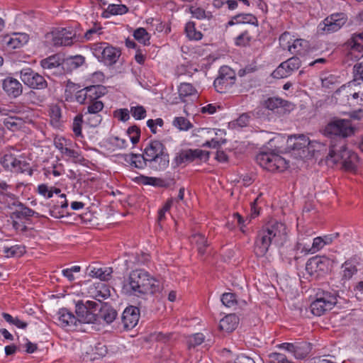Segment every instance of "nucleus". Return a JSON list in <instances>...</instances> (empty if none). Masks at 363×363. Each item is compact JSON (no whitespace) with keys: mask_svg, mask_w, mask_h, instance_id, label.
I'll return each mask as SVG.
<instances>
[{"mask_svg":"<svg viewBox=\"0 0 363 363\" xmlns=\"http://www.w3.org/2000/svg\"><path fill=\"white\" fill-rule=\"evenodd\" d=\"M160 289V281L144 269L132 271L123 285L125 294L135 296L153 294Z\"/></svg>","mask_w":363,"mask_h":363,"instance_id":"f257e3e1","label":"nucleus"},{"mask_svg":"<svg viewBox=\"0 0 363 363\" xmlns=\"http://www.w3.org/2000/svg\"><path fill=\"white\" fill-rule=\"evenodd\" d=\"M286 240V225L280 222L268 223L258 233L255 242V253L263 257L271 245H282Z\"/></svg>","mask_w":363,"mask_h":363,"instance_id":"f03ea898","label":"nucleus"},{"mask_svg":"<svg viewBox=\"0 0 363 363\" xmlns=\"http://www.w3.org/2000/svg\"><path fill=\"white\" fill-rule=\"evenodd\" d=\"M363 86L352 80L342 86V114L359 120L363 117Z\"/></svg>","mask_w":363,"mask_h":363,"instance_id":"7ed1b4c3","label":"nucleus"},{"mask_svg":"<svg viewBox=\"0 0 363 363\" xmlns=\"http://www.w3.org/2000/svg\"><path fill=\"white\" fill-rule=\"evenodd\" d=\"M143 153L147 167L155 171H163L169 166V155L159 140H152L145 147Z\"/></svg>","mask_w":363,"mask_h":363,"instance_id":"20e7f679","label":"nucleus"},{"mask_svg":"<svg viewBox=\"0 0 363 363\" xmlns=\"http://www.w3.org/2000/svg\"><path fill=\"white\" fill-rule=\"evenodd\" d=\"M287 148L292 152V155L297 159L306 157L311 151H314L317 145L320 143L315 140H310L305 135L288 136Z\"/></svg>","mask_w":363,"mask_h":363,"instance_id":"39448f33","label":"nucleus"},{"mask_svg":"<svg viewBox=\"0 0 363 363\" xmlns=\"http://www.w3.org/2000/svg\"><path fill=\"white\" fill-rule=\"evenodd\" d=\"M90 50L94 57L106 66L116 64L121 56L120 50L105 42L91 44Z\"/></svg>","mask_w":363,"mask_h":363,"instance_id":"423d86ee","label":"nucleus"},{"mask_svg":"<svg viewBox=\"0 0 363 363\" xmlns=\"http://www.w3.org/2000/svg\"><path fill=\"white\" fill-rule=\"evenodd\" d=\"M256 161L263 169L269 172H283L289 167V161L274 152H260Z\"/></svg>","mask_w":363,"mask_h":363,"instance_id":"0eeeda50","label":"nucleus"},{"mask_svg":"<svg viewBox=\"0 0 363 363\" xmlns=\"http://www.w3.org/2000/svg\"><path fill=\"white\" fill-rule=\"evenodd\" d=\"M338 259L335 256L331 257L322 256L312 257L308 260L306 264V272L311 276L317 274L320 275V273H325L331 270L335 264H337Z\"/></svg>","mask_w":363,"mask_h":363,"instance_id":"6e6552de","label":"nucleus"},{"mask_svg":"<svg viewBox=\"0 0 363 363\" xmlns=\"http://www.w3.org/2000/svg\"><path fill=\"white\" fill-rule=\"evenodd\" d=\"M75 33L70 28H57L45 35V42L53 46H69L73 43Z\"/></svg>","mask_w":363,"mask_h":363,"instance_id":"1a4fd4ad","label":"nucleus"},{"mask_svg":"<svg viewBox=\"0 0 363 363\" xmlns=\"http://www.w3.org/2000/svg\"><path fill=\"white\" fill-rule=\"evenodd\" d=\"M99 305L95 301H79L76 303L75 312L77 319L79 323H91L96 320L95 312L98 310Z\"/></svg>","mask_w":363,"mask_h":363,"instance_id":"9d476101","label":"nucleus"},{"mask_svg":"<svg viewBox=\"0 0 363 363\" xmlns=\"http://www.w3.org/2000/svg\"><path fill=\"white\" fill-rule=\"evenodd\" d=\"M218 73V77L214 80L213 86L218 92L226 93L235 83V73L228 66L221 67Z\"/></svg>","mask_w":363,"mask_h":363,"instance_id":"9b49d317","label":"nucleus"},{"mask_svg":"<svg viewBox=\"0 0 363 363\" xmlns=\"http://www.w3.org/2000/svg\"><path fill=\"white\" fill-rule=\"evenodd\" d=\"M20 78L27 86L34 89H44L48 83L45 78L30 67L23 68L20 72Z\"/></svg>","mask_w":363,"mask_h":363,"instance_id":"f8f14e48","label":"nucleus"},{"mask_svg":"<svg viewBox=\"0 0 363 363\" xmlns=\"http://www.w3.org/2000/svg\"><path fill=\"white\" fill-rule=\"evenodd\" d=\"M104 94V86L93 85L78 91L75 94V99L81 104H86V102L98 101Z\"/></svg>","mask_w":363,"mask_h":363,"instance_id":"ddd939ff","label":"nucleus"},{"mask_svg":"<svg viewBox=\"0 0 363 363\" xmlns=\"http://www.w3.org/2000/svg\"><path fill=\"white\" fill-rule=\"evenodd\" d=\"M337 302L335 296L324 294L311 303L310 309L314 315L320 316L325 311L332 309Z\"/></svg>","mask_w":363,"mask_h":363,"instance_id":"4468645a","label":"nucleus"},{"mask_svg":"<svg viewBox=\"0 0 363 363\" xmlns=\"http://www.w3.org/2000/svg\"><path fill=\"white\" fill-rule=\"evenodd\" d=\"M0 162L5 169L13 172L23 173L29 169V164L25 160L11 153L5 154Z\"/></svg>","mask_w":363,"mask_h":363,"instance_id":"2eb2a0df","label":"nucleus"},{"mask_svg":"<svg viewBox=\"0 0 363 363\" xmlns=\"http://www.w3.org/2000/svg\"><path fill=\"white\" fill-rule=\"evenodd\" d=\"M301 66V60L296 57L289 58L281 63L272 72V75L275 79H283L289 77L293 72Z\"/></svg>","mask_w":363,"mask_h":363,"instance_id":"dca6fc26","label":"nucleus"},{"mask_svg":"<svg viewBox=\"0 0 363 363\" xmlns=\"http://www.w3.org/2000/svg\"><path fill=\"white\" fill-rule=\"evenodd\" d=\"M29 40L24 33H13L3 36L1 40L2 47L7 50H14L23 47Z\"/></svg>","mask_w":363,"mask_h":363,"instance_id":"f3484780","label":"nucleus"},{"mask_svg":"<svg viewBox=\"0 0 363 363\" xmlns=\"http://www.w3.org/2000/svg\"><path fill=\"white\" fill-rule=\"evenodd\" d=\"M57 196L59 199L57 201L52 200L49 204V214L55 218H61L68 214V201L66 194L60 193Z\"/></svg>","mask_w":363,"mask_h":363,"instance_id":"a211bd4d","label":"nucleus"},{"mask_svg":"<svg viewBox=\"0 0 363 363\" xmlns=\"http://www.w3.org/2000/svg\"><path fill=\"white\" fill-rule=\"evenodd\" d=\"M354 291H356L355 297H352V300L342 298V308L345 310L342 312L345 313V315H342V318H346L349 315H354L357 311V293L363 294V281H359L354 287Z\"/></svg>","mask_w":363,"mask_h":363,"instance_id":"6ab92c4d","label":"nucleus"},{"mask_svg":"<svg viewBox=\"0 0 363 363\" xmlns=\"http://www.w3.org/2000/svg\"><path fill=\"white\" fill-rule=\"evenodd\" d=\"M77 317L66 308H61L57 313V324L67 330H76L78 324Z\"/></svg>","mask_w":363,"mask_h":363,"instance_id":"aec40b11","label":"nucleus"},{"mask_svg":"<svg viewBox=\"0 0 363 363\" xmlns=\"http://www.w3.org/2000/svg\"><path fill=\"white\" fill-rule=\"evenodd\" d=\"M319 32L323 33H331L340 29V14L333 13L325 18L318 26Z\"/></svg>","mask_w":363,"mask_h":363,"instance_id":"412c9836","label":"nucleus"},{"mask_svg":"<svg viewBox=\"0 0 363 363\" xmlns=\"http://www.w3.org/2000/svg\"><path fill=\"white\" fill-rule=\"evenodd\" d=\"M2 89L6 94L11 99L18 97L23 92V86L21 82L11 77L3 79Z\"/></svg>","mask_w":363,"mask_h":363,"instance_id":"4be33fe9","label":"nucleus"},{"mask_svg":"<svg viewBox=\"0 0 363 363\" xmlns=\"http://www.w3.org/2000/svg\"><path fill=\"white\" fill-rule=\"evenodd\" d=\"M140 310L135 306H128L123 312L122 323L125 329L129 330L135 327L139 321Z\"/></svg>","mask_w":363,"mask_h":363,"instance_id":"5701e85b","label":"nucleus"},{"mask_svg":"<svg viewBox=\"0 0 363 363\" xmlns=\"http://www.w3.org/2000/svg\"><path fill=\"white\" fill-rule=\"evenodd\" d=\"M88 293L92 298L101 301L111 296L110 287L102 281L96 282L89 286Z\"/></svg>","mask_w":363,"mask_h":363,"instance_id":"b1692460","label":"nucleus"},{"mask_svg":"<svg viewBox=\"0 0 363 363\" xmlns=\"http://www.w3.org/2000/svg\"><path fill=\"white\" fill-rule=\"evenodd\" d=\"M208 133L211 136H214L212 137L210 140L206 141L203 146L210 148H218L225 143V131L224 130L216 128L209 129Z\"/></svg>","mask_w":363,"mask_h":363,"instance_id":"393cba45","label":"nucleus"},{"mask_svg":"<svg viewBox=\"0 0 363 363\" xmlns=\"http://www.w3.org/2000/svg\"><path fill=\"white\" fill-rule=\"evenodd\" d=\"M347 48H350V51L346 56V62H349V60H359L363 57V44L357 40V38H352L345 45Z\"/></svg>","mask_w":363,"mask_h":363,"instance_id":"a878e982","label":"nucleus"},{"mask_svg":"<svg viewBox=\"0 0 363 363\" xmlns=\"http://www.w3.org/2000/svg\"><path fill=\"white\" fill-rule=\"evenodd\" d=\"M358 160L357 155L352 151L342 148V169L352 172Z\"/></svg>","mask_w":363,"mask_h":363,"instance_id":"bb28decb","label":"nucleus"},{"mask_svg":"<svg viewBox=\"0 0 363 363\" xmlns=\"http://www.w3.org/2000/svg\"><path fill=\"white\" fill-rule=\"evenodd\" d=\"M178 91L179 97L183 101H186L188 99L193 101L199 98L197 89L190 83H181Z\"/></svg>","mask_w":363,"mask_h":363,"instance_id":"cd10ccee","label":"nucleus"},{"mask_svg":"<svg viewBox=\"0 0 363 363\" xmlns=\"http://www.w3.org/2000/svg\"><path fill=\"white\" fill-rule=\"evenodd\" d=\"M325 136L330 140H339L340 138V119L335 118L329 122L323 130Z\"/></svg>","mask_w":363,"mask_h":363,"instance_id":"c85d7f7f","label":"nucleus"},{"mask_svg":"<svg viewBox=\"0 0 363 363\" xmlns=\"http://www.w3.org/2000/svg\"><path fill=\"white\" fill-rule=\"evenodd\" d=\"M180 157L183 162H193L196 160H206L208 158L207 152L200 149H189L182 152Z\"/></svg>","mask_w":363,"mask_h":363,"instance_id":"c756f323","label":"nucleus"},{"mask_svg":"<svg viewBox=\"0 0 363 363\" xmlns=\"http://www.w3.org/2000/svg\"><path fill=\"white\" fill-rule=\"evenodd\" d=\"M239 323V318L235 314H228L223 317L219 323V328L226 333L235 330Z\"/></svg>","mask_w":363,"mask_h":363,"instance_id":"7c9ffc66","label":"nucleus"},{"mask_svg":"<svg viewBox=\"0 0 363 363\" xmlns=\"http://www.w3.org/2000/svg\"><path fill=\"white\" fill-rule=\"evenodd\" d=\"M88 274L93 278L99 279L101 281H108L111 279L113 273L111 267H89L88 269Z\"/></svg>","mask_w":363,"mask_h":363,"instance_id":"2f4dec72","label":"nucleus"},{"mask_svg":"<svg viewBox=\"0 0 363 363\" xmlns=\"http://www.w3.org/2000/svg\"><path fill=\"white\" fill-rule=\"evenodd\" d=\"M308 42L301 38L294 39L291 45L288 46V50L291 54L300 55H304L308 51Z\"/></svg>","mask_w":363,"mask_h":363,"instance_id":"473e14b6","label":"nucleus"},{"mask_svg":"<svg viewBox=\"0 0 363 363\" xmlns=\"http://www.w3.org/2000/svg\"><path fill=\"white\" fill-rule=\"evenodd\" d=\"M359 262L356 257L348 259L342 264V278L345 279H350L354 274L357 272V264Z\"/></svg>","mask_w":363,"mask_h":363,"instance_id":"72a5a7b5","label":"nucleus"},{"mask_svg":"<svg viewBox=\"0 0 363 363\" xmlns=\"http://www.w3.org/2000/svg\"><path fill=\"white\" fill-rule=\"evenodd\" d=\"M4 127L8 130L14 132L20 130L24 125V121L16 116H9L2 119Z\"/></svg>","mask_w":363,"mask_h":363,"instance_id":"f704fd0d","label":"nucleus"},{"mask_svg":"<svg viewBox=\"0 0 363 363\" xmlns=\"http://www.w3.org/2000/svg\"><path fill=\"white\" fill-rule=\"evenodd\" d=\"M125 160L126 162L130 164V166L138 168L143 169L145 167H147V161L145 158V155L140 154H129L125 156Z\"/></svg>","mask_w":363,"mask_h":363,"instance_id":"c9c22d12","label":"nucleus"},{"mask_svg":"<svg viewBox=\"0 0 363 363\" xmlns=\"http://www.w3.org/2000/svg\"><path fill=\"white\" fill-rule=\"evenodd\" d=\"M37 192L43 198L48 199L52 198L54 194H60L61 189L55 186H50L46 184H40L37 187Z\"/></svg>","mask_w":363,"mask_h":363,"instance_id":"e433bc0d","label":"nucleus"},{"mask_svg":"<svg viewBox=\"0 0 363 363\" xmlns=\"http://www.w3.org/2000/svg\"><path fill=\"white\" fill-rule=\"evenodd\" d=\"M128 11V7L124 4H111L108 6L104 11V16L106 18L109 16L123 15Z\"/></svg>","mask_w":363,"mask_h":363,"instance_id":"4c0bfd02","label":"nucleus"},{"mask_svg":"<svg viewBox=\"0 0 363 363\" xmlns=\"http://www.w3.org/2000/svg\"><path fill=\"white\" fill-rule=\"evenodd\" d=\"M185 33L190 40H200L203 38V34L196 30L195 23L193 21L186 23Z\"/></svg>","mask_w":363,"mask_h":363,"instance_id":"58836bf2","label":"nucleus"},{"mask_svg":"<svg viewBox=\"0 0 363 363\" xmlns=\"http://www.w3.org/2000/svg\"><path fill=\"white\" fill-rule=\"evenodd\" d=\"M40 65L43 69L51 70L58 68L61 65V60L58 55H51L42 60Z\"/></svg>","mask_w":363,"mask_h":363,"instance_id":"ea45409f","label":"nucleus"},{"mask_svg":"<svg viewBox=\"0 0 363 363\" xmlns=\"http://www.w3.org/2000/svg\"><path fill=\"white\" fill-rule=\"evenodd\" d=\"M310 348L307 342H295L294 357L297 359H304L309 353Z\"/></svg>","mask_w":363,"mask_h":363,"instance_id":"a19ab883","label":"nucleus"},{"mask_svg":"<svg viewBox=\"0 0 363 363\" xmlns=\"http://www.w3.org/2000/svg\"><path fill=\"white\" fill-rule=\"evenodd\" d=\"M191 242L196 245L198 252L200 255H203L206 252V247L207 245V240L205 236L201 233H197L191 238Z\"/></svg>","mask_w":363,"mask_h":363,"instance_id":"79ce46f5","label":"nucleus"},{"mask_svg":"<svg viewBox=\"0 0 363 363\" xmlns=\"http://www.w3.org/2000/svg\"><path fill=\"white\" fill-rule=\"evenodd\" d=\"M76 144L74 143L73 145H67L60 153L62 154V157H67L74 162H77L82 160V157L79 152L74 150L73 147Z\"/></svg>","mask_w":363,"mask_h":363,"instance_id":"37998d69","label":"nucleus"},{"mask_svg":"<svg viewBox=\"0 0 363 363\" xmlns=\"http://www.w3.org/2000/svg\"><path fill=\"white\" fill-rule=\"evenodd\" d=\"M321 81L323 87L330 91L337 87L339 84V77L336 75L329 74L327 76L322 77Z\"/></svg>","mask_w":363,"mask_h":363,"instance_id":"c03bdc74","label":"nucleus"},{"mask_svg":"<svg viewBox=\"0 0 363 363\" xmlns=\"http://www.w3.org/2000/svg\"><path fill=\"white\" fill-rule=\"evenodd\" d=\"M25 247L21 245H15L11 247L4 246L3 248L4 253L8 257H20L25 252Z\"/></svg>","mask_w":363,"mask_h":363,"instance_id":"a18cd8bd","label":"nucleus"},{"mask_svg":"<svg viewBox=\"0 0 363 363\" xmlns=\"http://www.w3.org/2000/svg\"><path fill=\"white\" fill-rule=\"evenodd\" d=\"M189 12L192 17L199 20L210 19L212 17L211 12H206L203 8L196 6H190Z\"/></svg>","mask_w":363,"mask_h":363,"instance_id":"49530a36","label":"nucleus"},{"mask_svg":"<svg viewBox=\"0 0 363 363\" xmlns=\"http://www.w3.org/2000/svg\"><path fill=\"white\" fill-rule=\"evenodd\" d=\"M238 24H251L255 26H258L257 18L251 13H239L235 16Z\"/></svg>","mask_w":363,"mask_h":363,"instance_id":"de8ad7c7","label":"nucleus"},{"mask_svg":"<svg viewBox=\"0 0 363 363\" xmlns=\"http://www.w3.org/2000/svg\"><path fill=\"white\" fill-rule=\"evenodd\" d=\"M173 125L182 131H187L193 127L191 123L184 117H176L173 121Z\"/></svg>","mask_w":363,"mask_h":363,"instance_id":"09e8293b","label":"nucleus"},{"mask_svg":"<svg viewBox=\"0 0 363 363\" xmlns=\"http://www.w3.org/2000/svg\"><path fill=\"white\" fill-rule=\"evenodd\" d=\"M1 201L6 208H12L13 206H17L19 203L15 195L13 194L3 193L1 194Z\"/></svg>","mask_w":363,"mask_h":363,"instance_id":"8fccbe9b","label":"nucleus"},{"mask_svg":"<svg viewBox=\"0 0 363 363\" xmlns=\"http://www.w3.org/2000/svg\"><path fill=\"white\" fill-rule=\"evenodd\" d=\"M109 142L113 150L125 149L128 146L127 138L114 136L109 138Z\"/></svg>","mask_w":363,"mask_h":363,"instance_id":"3c124183","label":"nucleus"},{"mask_svg":"<svg viewBox=\"0 0 363 363\" xmlns=\"http://www.w3.org/2000/svg\"><path fill=\"white\" fill-rule=\"evenodd\" d=\"M133 36L139 43L146 45L149 44L150 36L146 30L143 28H137L133 33Z\"/></svg>","mask_w":363,"mask_h":363,"instance_id":"603ef678","label":"nucleus"},{"mask_svg":"<svg viewBox=\"0 0 363 363\" xmlns=\"http://www.w3.org/2000/svg\"><path fill=\"white\" fill-rule=\"evenodd\" d=\"M116 310L111 308H104L100 311L101 318L107 323H111L116 318Z\"/></svg>","mask_w":363,"mask_h":363,"instance_id":"864d4df0","label":"nucleus"},{"mask_svg":"<svg viewBox=\"0 0 363 363\" xmlns=\"http://www.w3.org/2000/svg\"><path fill=\"white\" fill-rule=\"evenodd\" d=\"M140 136V130L136 125L130 126L126 132V137L133 145L138 143Z\"/></svg>","mask_w":363,"mask_h":363,"instance_id":"5fc2aeb1","label":"nucleus"},{"mask_svg":"<svg viewBox=\"0 0 363 363\" xmlns=\"http://www.w3.org/2000/svg\"><path fill=\"white\" fill-rule=\"evenodd\" d=\"M84 121L87 123L91 127H96L100 124L102 118L99 114H92L84 112L82 114Z\"/></svg>","mask_w":363,"mask_h":363,"instance_id":"6e6d98bb","label":"nucleus"},{"mask_svg":"<svg viewBox=\"0 0 363 363\" xmlns=\"http://www.w3.org/2000/svg\"><path fill=\"white\" fill-rule=\"evenodd\" d=\"M130 111V114L135 120L144 119L147 116L146 109L140 105L131 106Z\"/></svg>","mask_w":363,"mask_h":363,"instance_id":"4d7b16f0","label":"nucleus"},{"mask_svg":"<svg viewBox=\"0 0 363 363\" xmlns=\"http://www.w3.org/2000/svg\"><path fill=\"white\" fill-rule=\"evenodd\" d=\"M222 303L227 308H234L237 305L235 295L233 293H225L220 298Z\"/></svg>","mask_w":363,"mask_h":363,"instance_id":"13d9d810","label":"nucleus"},{"mask_svg":"<svg viewBox=\"0 0 363 363\" xmlns=\"http://www.w3.org/2000/svg\"><path fill=\"white\" fill-rule=\"evenodd\" d=\"M83 116L77 115L74 117L72 123V130L76 137H82V125L84 122Z\"/></svg>","mask_w":363,"mask_h":363,"instance_id":"bf43d9fd","label":"nucleus"},{"mask_svg":"<svg viewBox=\"0 0 363 363\" xmlns=\"http://www.w3.org/2000/svg\"><path fill=\"white\" fill-rule=\"evenodd\" d=\"M88 104L87 111L86 112L92 114H99L104 108V104L100 100L86 102Z\"/></svg>","mask_w":363,"mask_h":363,"instance_id":"052dcab7","label":"nucleus"},{"mask_svg":"<svg viewBox=\"0 0 363 363\" xmlns=\"http://www.w3.org/2000/svg\"><path fill=\"white\" fill-rule=\"evenodd\" d=\"M205 340V336L203 333H198L192 335L188 339V345L189 347H195L196 346L200 345Z\"/></svg>","mask_w":363,"mask_h":363,"instance_id":"680f3d73","label":"nucleus"},{"mask_svg":"<svg viewBox=\"0 0 363 363\" xmlns=\"http://www.w3.org/2000/svg\"><path fill=\"white\" fill-rule=\"evenodd\" d=\"M315 233L313 229L309 226H303L298 229V245H301V242L306 238L312 236Z\"/></svg>","mask_w":363,"mask_h":363,"instance_id":"e2e57ef3","label":"nucleus"},{"mask_svg":"<svg viewBox=\"0 0 363 363\" xmlns=\"http://www.w3.org/2000/svg\"><path fill=\"white\" fill-rule=\"evenodd\" d=\"M355 128L348 121L342 119V138L348 137L354 133Z\"/></svg>","mask_w":363,"mask_h":363,"instance_id":"0e129e2a","label":"nucleus"},{"mask_svg":"<svg viewBox=\"0 0 363 363\" xmlns=\"http://www.w3.org/2000/svg\"><path fill=\"white\" fill-rule=\"evenodd\" d=\"M269 361L270 363H293L289 361L284 354L278 352L269 354Z\"/></svg>","mask_w":363,"mask_h":363,"instance_id":"69168bd1","label":"nucleus"},{"mask_svg":"<svg viewBox=\"0 0 363 363\" xmlns=\"http://www.w3.org/2000/svg\"><path fill=\"white\" fill-rule=\"evenodd\" d=\"M284 101L279 98H269L265 101V106L267 109L274 111L284 106Z\"/></svg>","mask_w":363,"mask_h":363,"instance_id":"338daca9","label":"nucleus"},{"mask_svg":"<svg viewBox=\"0 0 363 363\" xmlns=\"http://www.w3.org/2000/svg\"><path fill=\"white\" fill-rule=\"evenodd\" d=\"M354 80L359 82H363V61L357 63L353 67Z\"/></svg>","mask_w":363,"mask_h":363,"instance_id":"774afa93","label":"nucleus"}]
</instances>
